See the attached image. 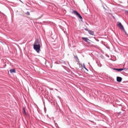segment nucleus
Here are the masks:
<instances>
[{
  "label": "nucleus",
  "mask_w": 128,
  "mask_h": 128,
  "mask_svg": "<svg viewBox=\"0 0 128 128\" xmlns=\"http://www.w3.org/2000/svg\"><path fill=\"white\" fill-rule=\"evenodd\" d=\"M117 26L121 30H123L124 29V26H122V23H120V22H118Z\"/></svg>",
  "instance_id": "nucleus-3"
},
{
  "label": "nucleus",
  "mask_w": 128,
  "mask_h": 128,
  "mask_svg": "<svg viewBox=\"0 0 128 128\" xmlns=\"http://www.w3.org/2000/svg\"><path fill=\"white\" fill-rule=\"evenodd\" d=\"M50 90H52L53 88H50Z\"/></svg>",
  "instance_id": "nucleus-16"
},
{
  "label": "nucleus",
  "mask_w": 128,
  "mask_h": 128,
  "mask_svg": "<svg viewBox=\"0 0 128 128\" xmlns=\"http://www.w3.org/2000/svg\"><path fill=\"white\" fill-rule=\"evenodd\" d=\"M26 14H27L28 16H30V12H27Z\"/></svg>",
  "instance_id": "nucleus-13"
},
{
  "label": "nucleus",
  "mask_w": 128,
  "mask_h": 128,
  "mask_svg": "<svg viewBox=\"0 0 128 128\" xmlns=\"http://www.w3.org/2000/svg\"><path fill=\"white\" fill-rule=\"evenodd\" d=\"M72 14H74L77 16H78V18H80V20H82V17L80 15V13H78L76 10H74L72 12Z\"/></svg>",
  "instance_id": "nucleus-2"
},
{
  "label": "nucleus",
  "mask_w": 128,
  "mask_h": 128,
  "mask_svg": "<svg viewBox=\"0 0 128 128\" xmlns=\"http://www.w3.org/2000/svg\"><path fill=\"white\" fill-rule=\"evenodd\" d=\"M23 112L24 114H26V110H24V108H23Z\"/></svg>",
  "instance_id": "nucleus-11"
},
{
  "label": "nucleus",
  "mask_w": 128,
  "mask_h": 128,
  "mask_svg": "<svg viewBox=\"0 0 128 128\" xmlns=\"http://www.w3.org/2000/svg\"><path fill=\"white\" fill-rule=\"evenodd\" d=\"M82 40H84V42H90V39L86 37H82Z\"/></svg>",
  "instance_id": "nucleus-4"
},
{
  "label": "nucleus",
  "mask_w": 128,
  "mask_h": 128,
  "mask_svg": "<svg viewBox=\"0 0 128 128\" xmlns=\"http://www.w3.org/2000/svg\"><path fill=\"white\" fill-rule=\"evenodd\" d=\"M116 80L118 82H120L122 80V78L121 77L117 76L116 77Z\"/></svg>",
  "instance_id": "nucleus-5"
},
{
  "label": "nucleus",
  "mask_w": 128,
  "mask_h": 128,
  "mask_svg": "<svg viewBox=\"0 0 128 128\" xmlns=\"http://www.w3.org/2000/svg\"><path fill=\"white\" fill-rule=\"evenodd\" d=\"M20 2H22V1L20 0H19Z\"/></svg>",
  "instance_id": "nucleus-17"
},
{
  "label": "nucleus",
  "mask_w": 128,
  "mask_h": 128,
  "mask_svg": "<svg viewBox=\"0 0 128 128\" xmlns=\"http://www.w3.org/2000/svg\"><path fill=\"white\" fill-rule=\"evenodd\" d=\"M114 70H117V72H122V70H124V68H114Z\"/></svg>",
  "instance_id": "nucleus-7"
},
{
  "label": "nucleus",
  "mask_w": 128,
  "mask_h": 128,
  "mask_svg": "<svg viewBox=\"0 0 128 128\" xmlns=\"http://www.w3.org/2000/svg\"><path fill=\"white\" fill-rule=\"evenodd\" d=\"M56 90H56V89H55Z\"/></svg>",
  "instance_id": "nucleus-18"
},
{
  "label": "nucleus",
  "mask_w": 128,
  "mask_h": 128,
  "mask_svg": "<svg viewBox=\"0 0 128 128\" xmlns=\"http://www.w3.org/2000/svg\"><path fill=\"white\" fill-rule=\"evenodd\" d=\"M10 74H12V72H14V74H16V69H10Z\"/></svg>",
  "instance_id": "nucleus-8"
},
{
  "label": "nucleus",
  "mask_w": 128,
  "mask_h": 128,
  "mask_svg": "<svg viewBox=\"0 0 128 128\" xmlns=\"http://www.w3.org/2000/svg\"><path fill=\"white\" fill-rule=\"evenodd\" d=\"M84 30H86V32H88V31H90V30H88V28H85Z\"/></svg>",
  "instance_id": "nucleus-14"
},
{
  "label": "nucleus",
  "mask_w": 128,
  "mask_h": 128,
  "mask_svg": "<svg viewBox=\"0 0 128 128\" xmlns=\"http://www.w3.org/2000/svg\"><path fill=\"white\" fill-rule=\"evenodd\" d=\"M87 42L88 44H90V41H88Z\"/></svg>",
  "instance_id": "nucleus-15"
},
{
  "label": "nucleus",
  "mask_w": 128,
  "mask_h": 128,
  "mask_svg": "<svg viewBox=\"0 0 128 128\" xmlns=\"http://www.w3.org/2000/svg\"><path fill=\"white\" fill-rule=\"evenodd\" d=\"M84 70H87V72H88V68H86V66H84Z\"/></svg>",
  "instance_id": "nucleus-9"
},
{
  "label": "nucleus",
  "mask_w": 128,
  "mask_h": 128,
  "mask_svg": "<svg viewBox=\"0 0 128 128\" xmlns=\"http://www.w3.org/2000/svg\"><path fill=\"white\" fill-rule=\"evenodd\" d=\"M34 49L36 52H38V54L40 52V44L38 40H36L34 42Z\"/></svg>",
  "instance_id": "nucleus-1"
},
{
  "label": "nucleus",
  "mask_w": 128,
  "mask_h": 128,
  "mask_svg": "<svg viewBox=\"0 0 128 128\" xmlns=\"http://www.w3.org/2000/svg\"><path fill=\"white\" fill-rule=\"evenodd\" d=\"M91 46H92V48H96V46L94 45V44H92V45H91Z\"/></svg>",
  "instance_id": "nucleus-12"
},
{
  "label": "nucleus",
  "mask_w": 128,
  "mask_h": 128,
  "mask_svg": "<svg viewBox=\"0 0 128 128\" xmlns=\"http://www.w3.org/2000/svg\"><path fill=\"white\" fill-rule=\"evenodd\" d=\"M122 30H123V32H124V34H128V33H126V30L124 29H123Z\"/></svg>",
  "instance_id": "nucleus-10"
},
{
  "label": "nucleus",
  "mask_w": 128,
  "mask_h": 128,
  "mask_svg": "<svg viewBox=\"0 0 128 128\" xmlns=\"http://www.w3.org/2000/svg\"><path fill=\"white\" fill-rule=\"evenodd\" d=\"M88 32L90 36H94V32L92 30H89Z\"/></svg>",
  "instance_id": "nucleus-6"
}]
</instances>
